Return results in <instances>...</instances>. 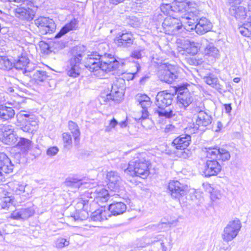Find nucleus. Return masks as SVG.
<instances>
[{"label": "nucleus", "mask_w": 251, "mask_h": 251, "mask_svg": "<svg viewBox=\"0 0 251 251\" xmlns=\"http://www.w3.org/2000/svg\"><path fill=\"white\" fill-rule=\"evenodd\" d=\"M243 0H226V2L229 4H234V5L240 4Z\"/></svg>", "instance_id": "nucleus-59"}, {"label": "nucleus", "mask_w": 251, "mask_h": 251, "mask_svg": "<svg viewBox=\"0 0 251 251\" xmlns=\"http://www.w3.org/2000/svg\"><path fill=\"white\" fill-rule=\"evenodd\" d=\"M25 111L20 112L16 116V125L24 132H32L37 126V121L33 114L25 113Z\"/></svg>", "instance_id": "nucleus-6"}, {"label": "nucleus", "mask_w": 251, "mask_h": 251, "mask_svg": "<svg viewBox=\"0 0 251 251\" xmlns=\"http://www.w3.org/2000/svg\"><path fill=\"white\" fill-rule=\"evenodd\" d=\"M68 126L69 130L73 134L75 140L76 141L77 139H79L80 132L77 125L75 122L70 121L68 123Z\"/></svg>", "instance_id": "nucleus-42"}, {"label": "nucleus", "mask_w": 251, "mask_h": 251, "mask_svg": "<svg viewBox=\"0 0 251 251\" xmlns=\"http://www.w3.org/2000/svg\"><path fill=\"white\" fill-rule=\"evenodd\" d=\"M212 27L211 23L206 18L201 16L198 20L194 30L197 34L202 35L209 31Z\"/></svg>", "instance_id": "nucleus-24"}, {"label": "nucleus", "mask_w": 251, "mask_h": 251, "mask_svg": "<svg viewBox=\"0 0 251 251\" xmlns=\"http://www.w3.org/2000/svg\"><path fill=\"white\" fill-rule=\"evenodd\" d=\"M222 168V165L217 159H206L203 164L202 175L205 177L217 176Z\"/></svg>", "instance_id": "nucleus-16"}, {"label": "nucleus", "mask_w": 251, "mask_h": 251, "mask_svg": "<svg viewBox=\"0 0 251 251\" xmlns=\"http://www.w3.org/2000/svg\"><path fill=\"white\" fill-rule=\"evenodd\" d=\"M25 6L20 5L14 9L15 16L22 21H31L35 16L37 6L32 1H25Z\"/></svg>", "instance_id": "nucleus-7"}, {"label": "nucleus", "mask_w": 251, "mask_h": 251, "mask_svg": "<svg viewBox=\"0 0 251 251\" xmlns=\"http://www.w3.org/2000/svg\"><path fill=\"white\" fill-rule=\"evenodd\" d=\"M125 63L120 62L111 54L97 52L88 55L85 67L96 75L99 76L100 72H109L116 70Z\"/></svg>", "instance_id": "nucleus-1"}, {"label": "nucleus", "mask_w": 251, "mask_h": 251, "mask_svg": "<svg viewBox=\"0 0 251 251\" xmlns=\"http://www.w3.org/2000/svg\"><path fill=\"white\" fill-rule=\"evenodd\" d=\"M174 95L166 91L158 92L155 97V104L159 109H165L172 103Z\"/></svg>", "instance_id": "nucleus-19"}, {"label": "nucleus", "mask_w": 251, "mask_h": 251, "mask_svg": "<svg viewBox=\"0 0 251 251\" xmlns=\"http://www.w3.org/2000/svg\"><path fill=\"white\" fill-rule=\"evenodd\" d=\"M134 41V37L131 32L123 31L115 38L114 43L118 47L128 48L133 45Z\"/></svg>", "instance_id": "nucleus-20"}, {"label": "nucleus", "mask_w": 251, "mask_h": 251, "mask_svg": "<svg viewBox=\"0 0 251 251\" xmlns=\"http://www.w3.org/2000/svg\"><path fill=\"white\" fill-rule=\"evenodd\" d=\"M168 190L173 199L180 201L187 194V186L177 180H172L168 184Z\"/></svg>", "instance_id": "nucleus-13"}, {"label": "nucleus", "mask_w": 251, "mask_h": 251, "mask_svg": "<svg viewBox=\"0 0 251 251\" xmlns=\"http://www.w3.org/2000/svg\"><path fill=\"white\" fill-rule=\"evenodd\" d=\"M144 50L143 48L138 47L132 51L131 56L137 59H141L145 54Z\"/></svg>", "instance_id": "nucleus-52"}, {"label": "nucleus", "mask_w": 251, "mask_h": 251, "mask_svg": "<svg viewBox=\"0 0 251 251\" xmlns=\"http://www.w3.org/2000/svg\"><path fill=\"white\" fill-rule=\"evenodd\" d=\"M10 218L16 220H22V216L21 210H16L12 212L11 214Z\"/></svg>", "instance_id": "nucleus-54"}, {"label": "nucleus", "mask_w": 251, "mask_h": 251, "mask_svg": "<svg viewBox=\"0 0 251 251\" xmlns=\"http://www.w3.org/2000/svg\"><path fill=\"white\" fill-rule=\"evenodd\" d=\"M191 142V137L189 134H182L176 138L173 144L177 149L183 150L185 149Z\"/></svg>", "instance_id": "nucleus-25"}, {"label": "nucleus", "mask_w": 251, "mask_h": 251, "mask_svg": "<svg viewBox=\"0 0 251 251\" xmlns=\"http://www.w3.org/2000/svg\"><path fill=\"white\" fill-rule=\"evenodd\" d=\"M58 149L56 147H52L49 148L47 151V154L48 155L53 156L57 153Z\"/></svg>", "instance_id": "nucleus-56"}, {"label": "nucleus", "mask_w": 251, "mask_h": 251, "mask_svg": "<svg viewBox=\"0 0 251 251\" xmlns=\"http://www.w3.org/2000/svg\"><path fill=\"white\" fill-rule=\"evenodd\" d=\"M141 113L142 116L138 120V122L140 123L142 126L146 129L151 128L154 124L153 121L148 118V108H142Z\"/></svg>", "instance_id": "nucleus-30"}, {"label": "nucleus", "mask_w": 251, "mask_h": 251, "mask_svg": "<svg viewBox=\"0 0 251 251\" xmlns=\"http://www.w3.org/2000/svg\"><path fill=\"white\" fill-rule=\"evenodd\" d=\"M110 216L111 214L108 211L101 207V209H98L92 213L91 219L94 221L101 222L107 220V217H109Z\"/></svg>", "instance_id": "nucleus-31"}, {"label": "nucleus", "mask_w": 251, "mask_h": 251, "mask_svg": "<svg viewBox=\"0 0 251 251\" xmlns=\"http://www.w3.org/2000/svg\"><path fill=\"white\" fill-rule=\"evenodd\" d=\"M62 138L64 144V146L66 147L70 145L72 143L71 135L68 133H63L62 134Z\"/></svg>", "instance_id": "nucleus-53"}, {"label": "nucleus", "mask_w": 251, "mask_h": 251, "mask_svg": "<svg viewBox=\"0 0 251 251\" xmlns=\"http://www.w3.org/2000/svg\"><path fill=\"white\" fill-rule=\"evenodd\" d=\"M66 45V42L63 41H59L57 42H54L52 45V47L57 49L60 50L63 49Z\"/></svg>", "instance_id": "nucleus-57"}, {"label": "nucleus", "mask_w": 251, "mask_h": 251, "mask_svg": "<svg viewBox=\"0 0 251 251\" xmlns=\"http://www.w3.org/2000/svg\"><path fill=\"white\" fill-rule=\"evenodd\" d=\"M201 103L199 102H192L189 105V109L191 113L194 115H198L201 112H203L202 107L200 106Z\"/></svg>", "instance_id": "nucleus-46"}, {"label": "nucleus", "mask_w": 251, "mask_h": 251, "mask_svg": "<svg viewBox=\"0 0 251 251\" xmlns=\"http://www.w3.org/2000/svg\"><path fill=\"white\" fill-rule=\"evenodd\" d=\"M29 75L37 84L44 82L48 77L46 72L44 71H36L33 74L32 76L30 74Z\"/></svg>", "instance_id": "nucleus-40"}, {"label": "nucleus", "mask_w": 251, "mask_h": 251, "mask_svg": "<svg viewBox=\"0 0 251 251\" xmlns=\"http://www.w3.org/2000/svg\"><path fill=\"white\" fill-rule=\"evenodd\" d=\"M15 114L14 110L10 107L3 104L0 105V119L8 121L12 119Z\"/></svg>", "instance_id": "nucleus-29"}, {"label": "nucleus", "mask_w": 251, "mask_h": 251, "mask_svg": "<svg viewBox=\"0 0 251 251\" xmlns=\"http://www.w3.org/2000/svg\"><path fill=\"white\" fill-rule=\"evenodd\" d=\"M163 236L161 235H158L153 238L151 241V244L155 245L159 250H161L162 251H166L167 248L165 246L162 238Z\"/></svg>", "instance_id": "nucleus-43"}, {"label": "nucleus", "mask_w": 251, "mask_h": 251, "mask_svg": "<svg viewBox=\"0 0 251 251\" xmlns=\"http://www.w3.org/2000/svg\"><path fill=\"white\" fill-rule=\"evenodd\" d=\"M124 171L132 177L139 176L145 179L150 174L149 163L143 158H137L129 161L128 167Z\"/></svg>", "instance_id": "nucleus-2"}, {"label": "nucleus", "mask_w": 251, "mask_h": 251, "mask_svg": "<svg viewBox=\"0 0 251 251\" xmlns=\"http://www.w3.org/2000/svg\"><path fill=\"white\" fill-rule=\"evenodd\" d=\"M8 186L11 192H7L5 196L1 199L0 202L1 208L7 210L12 206L14 202L11 192L13 194L21 195L26 192L25 189L27 186L18 181H13L8 183Z\"/></svg>", "instance_id": "nucleus-5"}, {"label": "nucleus", "mask_w": 251, "mask_h": 251, "mask_svg": "<svg viewBox=\"0 0 251 251\" xmlns=\"http://www.w3.org/2000/svg\"><path fill=\"white\" fill-rule=\"evenodd\" d=\"M13 67V62L6 56H0V69L9 71Z\"/></svg>", "instance_id": "nucleus-39"}, {"label": "nucleus", "mask_w": 251, "mask_h": 251, "mask_svg": "<svg viewBox=\"0 0 251 251\" xmlns=\"http://www.w3.org/2000/svg\"><path fill=\"white\" fill-rule=\"evenodd\" d=\"M187 6L186 10L183 13L179 14L178 16L181 18L180 23L185 24V28L187 30H194L195 26L199 19L202 16V12L196 7H191L190 2L187 3Z\"/></svg>", "instance_id": "nucleus-4"}, {"label": "nucleus", "mask_w": 251, "mask_h": 251, "mask_svg": "<svg viewBox=\"0 0 251 251\" xmlns=\"http://www.w3.org/2000/svg\"><path fill=\"white\" fill-rule=\"evenodd\" d=\"M213 88L216 89L220 94H224L227 91L226 89L224 88V86L221 84L218 80L215 83Z\"/></svg>", "instance_id": "nucleus-55"}, {"label": "nucleus", "mask_w": 251, "mask_h": 251, "mask_svg": "<svg viewBox=\"0 0 251 251\" xmlns=\"http://www.w3.org/2000/svg\"><path fill=\"white\" fill-rule=\"evenodd\" d=\"M2 131L3 132V134L4 132H13V130L12 129V126L11 125H7L4 126L3 128H2Z\"/></svg>", "instance_id": "nucleus-58"}, {"label": "nucleus", "mask_w": 251, "mask_h": 251, "mask_svg": "<svg viewBox=\"0 0 251 251\" xmlns=\"http://www.w3.org/2000/svg\"><path fill=\"white\" fill-rule=\"evenodd\" d=\"M177 101L185 108L189 107L193 100V96L188 88L184 86H178L177 90Z\"/></svg>", "instance_id": "nucleus-22"}, {"label": "nucleus", "mask_w": 251, "mask_h": 251, "mask_svg": "<svg viewBox=\"0 0 251 251\" xmlns=\"http://www.w3.org/2000/svg\"><path fill=\"white\" fill-rule=\"evenodd\" d=\"M124 92L122 88H118L117 85H113L110 93L106 95H102L99 98V100L101 104H105L110 101L119 103L123 98Z\"/></svg>", "instance_id": "nucleus-15"}, {"label": "nucleus", "mask_w": 251, "mask_h": 251, "mask_svg": "<svg viewBox=\"0 0 251 251\" xmlns=\"http://www.w3.org/2000/svg\"><path fill=\"white\" fill-rule=\"evenodd\" d=\"M160 110H157L155 112L158 114L159 117H165V118H171L175 116L174 111L169 108V110H166L165 109H159Z\"/></svg>", "instance_id": "nucleus-45"}, {"label": "nucleus", "mask_w": 251, "mask_h": 251, "mask_svg": "<svg viewBox=\"0 0 251 251\" xmlns=\"http://www.w3.org/2000/svg\"><path fill=\"white\" fill-rule=\"evenodd\" d=\"M125 0H109L111 3L117 5L120 3L123 2Z\"/></svg>", "instance_id": "nucleus-64"}, {"label": "nucleus", "mask_w": 251, "mask_h": 251, "mask_svg": "<svg viewBox=\"0 0 251 251\" xmlns=\"http://www.w3.org/2000/svg\"><path fill=\"white\" fill-rule=\"evenodd\" d=\"M213 121L212 116L203 111L197 115L195 122L194 123V128L201 130H204L205 128H208Z\"/></svg>", "instance_id": "nucleus-21"}, {"label": "nucleus", "mask_w": 251, "mask_h": 251, "mask_svg": "<svg viewBox=\"0 0 251 251\" xmlns=\"http://www.w3.org/2000/svg\"><path fill=\"white\" fill-rule=\"evenodd\" d=\"M192 63L195 65H199L202 63L201 60L197 59L196 58H192L191 59Z\"/></svg>", "instance_id": "nucleus-63"}, {"label": "nucleus", "mask_w": 251, "mask_h": 251, "mask_svg": "<svg viewBox=\"0 0 251 251\" xmlns=\"http://www.w3.org/2000/svg\"><path fill=\"white\" fill-rule=\"evenodd\" d=\"M22 216V220H25L32 216L35 212L33 207H28L26 208H22L20 209Z\"/></svg>", "instance_id": "nucleus-47"}, {"label": "nucleus", "mask_w": 251, "mask_h": 251, "mask_svg": "<svg viewBox=\"0 0 251 251\" xmlns=\"http://www.w3.org/2000/svg\"><path fill=\"white\" fill-rule=\"evenodd\" d=\"M18 137L13 132H4L2 137V141L5 144L14 145L18 141Z\"/></svg>", "instance_id": "nucleus-41"}, {"label": "nucleus", "mask_w": 251, "mask_h": 251, "mask_svg": "<svg viewBox=\"0 0 251 251\" xmlns=\"http://www.w3.org/2000/svg\"><path fill=\"white\" fill-rule=\"evenodd\" d=\"M226 112L227 114L230 113L231 110H232V107L230 103L228 104H225L224 105Z\"/></svg>", "instance_id": "nucleus-60"}, {"label": "nucleus", "mask_w": 251, "mask_h": 251, "mask_svg": "<svg viewBox=\"0 0 251 251\" xmlns=\"http://www.w3.org/2000/svg\"><path fill=\"white\" fill-rule=\"evenodd\" d=\"M65 185L69 187L79 188L83 185H86L87 183L83 181L81 178L75 177H68L65 182Z\"/></svg>", "instance_id": "nucleus-36"}, {"label": "nucleus", "mask_w": 251, "mask_h": 251, "mask_svg": "<svg viewBox=\"0 0 251 251\" xmlns=\"http://www.w3.org/2000/svg\"><path fill=\"white\" fill-rule=\"evenodd\" d=\"M88 213L84 210H80L76 212L73 216V220L75 222L82 221L87 219L88 217Z\"/></svg>", "instance_id": "nucleus-44"}, {"label": "nucleus", "mask_w": 251, "mask_h": 251, "mask_svg": "<svg viewBox=\"0 0 251 251\" xmlns=\"http://www.w3.org/2000/svg\"><path fill=\"white\" fill-rule=\"evenodd\" d=\"M204 56L211 62L215 61L220 57L219 50L212 43L206 45L204 49Z\"/></svg>", "instance_id": "nucleus-26"}, {"label": "nucleus", "mask_w": 251, "mask_h": 251, "mask_svg": "<svg viewBox=\"0 0 251 251\" xmlns=\"http://www.w3.org/2000/svg\"><path fill=\"white\" fill-rule=\"evenodd\" d=\"M181 28L180 20L178 18L168 16L164 19L162 23L161 32L166 34H176L178 30Z\"/></svg>", "instance_id": "nucleus-11"}, {"label": "nucleus", "mask_w": 251, "mask_h": 251, "mask_svg": "<svg viewBox=\"0 0 251 251\" xmlns=\"http://www.w3.org/2000/svg\"><path fill=\"white\" fill-rule=\"evenodd\" d=\"M14 165L8 156L4 152H0V183L5 181L4 173L12 172Z\"/></svg>", "instance_id": "nucleus-18"}, {"label": "nucleus", "mask_w": 251, "mask_h": 251, "mask_svg": "<svg viewBox=\"0 0 251 251\" xmlns=\"http://www.w3.org/2000/svg\"><path fill=\"white\" fill-rule=\"evenodd\" d=\"M203 151L205 152L206 159H218L223 162L228 161L230 158L229 152L218 146L205 147Z\"/></svg>", "instance_id": "nucleus-9"}, {"label": "nucleus", "mask_w": 251, "mask_h": 251, "mask_svg": "<svg viewBox=\"0 0 251 251\" xmlns=\"http://www.w3.org/2000/svg\"><path fill=\"white\" fill-rule=\"evenodd\" d=\"M16 146L22 152H26L31 149L32 141L27 138L20 137Z\"/></svg>", "instance_id": "nucleus-34"}, {"label": "nucleus", "mask_w": 251, "mask_h": 251, "mask_svg": "<svg viewBox=\"0 0 251 251\" xmlns=\"http://www.w3.org/2000/svg\"><path fill=\"white\" fill-rule=\"evenodd\" d=\"M161 67L164 69L159 72V78L161 81L170 84L178 77L177 67L168 63H163Z\"/></svg>", "instance_id": "nucleus-8"}, {"label": "nucleus", "mask_w": 251, "mask_h": 251, "mask_svg": "<svg viewBox=\"0 0 251 251\" xmlns=\"http://www.w3.org/2000/svg\"><path fill=\"white\" fill-rule=\"evenodd\" d=\"M229 13L238 20H242L247 16L246 8L242 6L231 5L229 9Z\"/></svg>", "instance_id": "nucleus-27"}, {"label": "nucleus", "mask_w": 251, "mask_h": 251, "mask_svg": "<svg viewBox=\"0 0 251 251\" xmlns=\"http://www.w3.org/2000/svg\"><path fill=\"white\" fill-rule=\"evenodd\" d=\"M118 123L117 121L115 119L113 118L109 123V125L111 127L114 128L118 125Z\"/></svg>", "instance_id": "nucleus-62"}, {"label": "nucleus", "mask_w": 251, "mask_h": 251, "mask_svg": "<svg viewBox=\"0 0 251 251\" xmlns=\"http://www.w3.org/2000/svg\"><path fill=\"white\" fill-rule=\"evenodd\" d=\"M174 129H175V126H173L172 125H168L166 126V127L165 129V131L166 132H170V131L173 132L174 131Z\"/></svg>", "instance_id": "nucleus-61"}, {"label": "nucleus", "mask_w": 251, "mask_h": 251, "mask_svg": "<svg viewBox=\"0 0 251 251\" xmlns=\"http://www.w3.org/2000/svg\"><path fill=\"white\" fill-rule=\"evenodd\" d=\"M201 44L198 42L187 41L184 45V49L185 52L192 55L197 53L200 49Z\"/></svg>", "instance_id": "nucleus-32"}, {"label": "nucleus", "mask_w": 251, "mask_h": 251, "mask_svg": "<svg viewBox=\"0 0 251 251\" xmlns=\"http://www.w3.org/2000/svg\"><path fill=\"white\" fill-rule=\"evenodd\" d=\"M76 24L77 22L75 19L71 20L70 23L66 24L61 28L60 31L56 34L55 38H59L70 31L75 29Z\"/></svg>", "instance_id": "nucleus-33"}, {"label": "nucleus", "mask_w": 251, "mask_h": 251, "mask_svg": "<svg viewBox=\"0 0 251 251\" xmlns=\"http://www.w3.org/2000/svg\"><path fill=\"white\" fill-rule=\"evenodd\" d=\"M107 186L111 192H119L121 183V178L118 173L115 171L108 172L106 175Z\"/></svg>", "instance_id": "nucleus-23"}, {"label": "nucleus", "mask_w": 251, "mask_h": 251, "mask_svg": "<svg viewBox=\"0 0 251 251\" xmlns=\"http://www.w3.org/2000/svg\"><path fill=\"white\" fill-rule=\"evenodd\" d=\"M69 244L70 242L69 240L63 238H58L54 242V247L57 249H61L69 246Z\"/></svg>", "instance_id": "nucleus-50"}, {"label": "nucleus", "mask_w": 251, "mask_h": 251, "mask_svg": "<svg viewBox=\"0 0 251 251\" xmlns=\"http://www.w3.org/2000/svg\"><path fill=\"white\" fill-rule=\"evenodd\" d=\"M35 24L40 29L43 34H51L56 29V25L51 19L47 17H40L35 20Z\"/></svg>", "instance_id": "nucleus-17"}, {"label": "nucleus", "mask_w": 251, "mask_h": 251, "mask_svg": "<svg viewBox=\"0 0 251 251\" xmlns=\"http://www.w3.org/2000/svg\"><path fill=\"white\" fill-rule=\"evenodd\" d=\"M187 6V3L183 1H174L171 3H163L160 5V10L164 14L173 16V13L178 14L183 13Z\"/></svg>", "instance_id": "nucleus-14"}, {"label": "nucleus", "mask_w": 251, "mask_h": 251, "mask_svg": "<svg viewBox=\"0 0 251 251\" xmlns=\"http://www.w3.org/2000/svg\"><path fill=\"white\" fill-rule=\"evenodd\" d=\"M205 82L208 85L213 87L216 82H218L217 77L213 75L210 74L208 75L203 78Z\"/></svg>", "instance_id": "nucleus-51"}, {"label": "nucleus", "mask_w": 251, "mask_h": 251, "mask_svg": "<svg viewBox=\"0 0 251 251\" xmlns=\"http://www.w3.org/2000/svg\"><path fill=\"white\" fill-rule=\"evenodd\" d=\"M85 47L83 46H77L72 50V57L69 60L67 66V75L73 77H76L80 75V64L84 53Z\"/></svg>", "instance_id": "nucleus-3"}, {"label": "nucleus", "mask_w": 251, "mask_h": 251, "mask_svg": "<svg viewBox=\"0 0 251 251\" xmlns=\"http://www.w3.org/2000/svg\"><path fill=\"white\" fill-rule=\"evenodd\" d=\"M241 226V222L237 219L230 221L224 228L222 234L223 240L226 242L233 240L238 234Z\"/></svg>", "instance_id": "nucleus-10"}, {"label": "nucleus", "mask_w": 251, "mask_h": 251, "mask_svg": "<svg viewBox=\"0 0 251 251\" xmlns=\"http://www.w3.org/2000/svg\"><path fill=\"white\" fill-rule=\"evenodd\" d=\"M126 209V205L122 202H113L108 206V210L111 215L117 216L124 213Z\"/></svg>", "instance_id": "nucleus-28"}, {"label": "nucleus", "mask_w": 251, "mask_h": 251, "mask_svg": "<svg viewBox=\"0 0 251 251\" xmlns=\"http://www.w3.org/2000/svg\"><path fill=\"white\" fill-rule=\"evenodd\" d=\"M96 192L97 196V198L101 202H106L109 199L110 196L115 195V193H112L113 192L109 193L106 189L101 188L96 189Z\"/></svg>", "instance_id": "nucleus-37"}, {"label": "nucleus", "mask_w": 251, "mask_h": 251, "mask_svg": "<svg viewBox=\"0 0 251 251\" xmlns=\"http://www.w3.org/2000/svg\"><path fill=\"white\" fill-rule=\"evenodd\" d=\"M135 99L142 108L150 107L151 104L150 98L146 94H138L135 97Z\"/></svg>", "instance_id": "nucleus-35"}, {"label": "nucleus", "mask_w": 251, "mask_h": 251, "mask_svg": "<svg viewBox=\"0 0 251 251\" xmlns=\"http://www.w3.org/2000/svg\"><path fill=\"white\" fill-rule=\"evenodd\" d=\"M239 32L244 36H251V16L248 18V21L238 28Z\"/></svg>", "instance_id": "nucleus-38"}, {"label": "nucleus", "mask_w": 251, "mask_h": 251, "mask_svg": "<svg viewBox=\"0 0 251 251\" xmlns=\"http://www.w3.org/2000/svg\"><path fill=\"white\" fill-rule=\"evenodd\" d=\"M205 185L209 187V189L207 190V192L210 193L211 199L212 200V201H215L217 199H220L221 198V194L219 191L213 189L212 187H211V184L209 183L204 184V186Z\"/></svg>", "instance_id": "nucleus-48"}, {"label": "nucleus", "mask_w": 251, "mask_h": 251, "mask_svg": "<svg viewBox=\"0 0 251 251\" xmlns=\"http://www.w3.org/2000/svg\"><path fill=\"white\" fill-rule=\"evenodd\" d=\"M168 227V224L167 223H161L157 224L150 225L149 227L154 231L160 232L164 231L165 228Z\"/></svg>", "instance_id": "nucleus-49"}, {"label": "nucleus", "mask_w": 251, "mask_h": 251, "mask_svg": "<svg viewBox=\"0 0 251 251\" xmlns=\"http://www.w3.org/2000/svg\"><path fill=\"white\" fill-rule=\"evenodd\" d=\"M17 70H23L24 74L28 76L26 73H30L34 68V65L30 62L26 52H22L13 62V67Z\"/></svg>", "instance_id": "nucleus-12"}]
</instances>
